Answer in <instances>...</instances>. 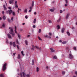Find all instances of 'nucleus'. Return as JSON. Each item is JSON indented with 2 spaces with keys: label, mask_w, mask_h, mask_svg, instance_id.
<instances>
[{
  "label": "nucleus",
  "mask_w": 77,
  "mask_h": 77,
  "mask_svg": "<svg viewBox=\"0 0 77 77\" xmlns=\"http://www.w3.org/2000/svg\"><path fill=\"white\" fill-rule=\"evenodd\" d=\"M6 14H9V15H11V13L13 15V16H15V11H13L12 10H8V11H6Z\"/></svg>",
  "instance_id": "nucleus-1"
},
{
  "label": "nucleus",
  "mask_w": 77,
  "mask_h": 77,
  "mask_svg": "<svg viewBox=\"0 0 77 77\" xmlns=\"http://www.w3.org/2000/svg\"><path fill=\"white\" fill-rule=\"evenodd\" d=\"M20 75L22 77H30V74H27L25 76V72L20 73Z\"/></svg>",
  "instance_id": "nucleus-2"
},
{
  "label": "nucleus",
  "mask_w": 77,
  "mask_h": 77,
  "mask_svg": "<svg viewBox=\"0 0 77 77\" xmlns=\"http://www.w3.org/2000/svg\"><path fill=\"white\" fill-rule=\"evenodd\" d=\"M10 45H12L14 47H16V44H15V42H14L12 43V42H10Z\"/></svg>",
  "instance_id": "nucleus-3"
},
{
  "label": "nucleus",
  "mask_w": 77,
  "mask_h": 77,
  "mask_svg": "<svg viewBox=\"0 0 77 77\" xmlns=\"http://www.w3.org/2000/svg\"><path fill=\"white\" fill-rule=\"evenodd\" d=\"M34 6V2L32 1V6L30 7L29 8V9L31 10H32L33 9V7Z\"/></svg>",
  "instance_id": "nucleus-4"
},
{
  "label": "nucleus",
  "mask_w": 77,
  "mask_h": 77,
  "mask_svg": "<svg viewBox=\"0 0 77 77\" xmlns=\"http://www.w3.org/2000/svg\"><path fill=\"white\" fill-rule=\"evenodd\" d=\"M7 65V64H6V63L4 64L3 66V71H5L6 69V66Z\"/></svg>",
  "instance_id": "nucleus-5"
},
{
  "label": "nucleus",
  "mask_w": 77,
  "mask_h": 77,
  "mask_svg": "<svg viewBox=\"0 0 77 77\" xmlns=\"http://www.w3.org/2000/svg\"><path fill=\"white\" fill-rule=\"evenodd\" d=\"M9 29H11L10 31L9 32L10 34H11V33H14V31H13V29H12V28H11V27H9Z\"/></svg>",
  "instance_id": "nucleus-6"
},
{
  "label": "nucleus",
  "mask_w": 77,
  "mask_h": 77,
  "mask_svg": "<svg viewBox=\"0 0 77 77\" xmlns=\"http://www.w3.org/2000/svg\"><path fill=\"white\" fill-rule=\"evenodd\" d=\"M69 58L71 59H73V56H72V54H71V52H70V54H69Z\"/></svg>",
  "instance_id": "nucleus-7"
},
{
  "label": "nucleus",
  "mask_w": 77,
  "mask_h": 77,
  "mask_svg": "<svg viewBox=\"0 0 77 77\" xmlns=\"http://www.w3.org/2000/svg\"><path fill=\"white\" fill-rule=\"evenodd\" d=\"M7 36L8 38H9V39H12V36H11V35L9 34H7Z\"/></svg>",
  "instance_id": "nucleus-8"
},
{
  "label": "nucleus",
  "mask_w": 77,
  "mask_h": 77,
  "mask_svg": "<svg viewBox=\"0 0 77 77\" xmlns=\"http://www.w3.org/2000/svg\"><path fill=\"white\" fill-rule=\"evenodd\" d=\"M25 44H26V45H29V43H28V41L27 40H26L25 41Z\"/></svg>",
  "instance_id": "nucleus-9"
},
{
  "label": "nucleus",
  "mask_w": 77,
  "mask_h": 77,
  "mask_svg": "<svg viewBox=\"0 0 77 77\" xmlns=\"http://www.w3.org/2000/svg\"><path fill=\"white\" fill-rule=\"evenodd\" d=\"M10 4H13L14 3V1L13 0H10L9 1Z\"/></svg>",
  "instance_id": "nucleus-10"
},
{
  "label": "nucleus",
  "mask_w": 77,
  "mask_h": 77,
  "mask_svg": "<svg viewBox=\"0 0 77 77\" xmlns=\"http://www.w3.org/2000/svg\"><path fill=\"white\" fill-rule=\"evenodd\" d=\"M21 11V9L20 8H19L17 10V13L18 14H20V11Z\"/></svg>",
  "instance_id": "nucleus-11"
},
{
  "label": "nucleus",
  "mask_w": 77,
  "mask_h": 77,
  "mask_svg": "<svg viewBox=\"0 0 77 77\" xmlns=\"http://www.w3.org/2000/svg\"><path fill=\"white\" fill-rule=\"evenodd\" d=\"M11 34L12 36V37H15V33L13 32Z\"/></svg>",
  "instance_id": "nucleus-12"
},
{
  "label": "nucleus",
  "mask_w": 77,
  "mask_h": 77,
  "mask_svg": "<svg viewBox=\"0 0 77 77\" xmlns=\"http://www.w3.org/2000/svg\"><path fill=\"white\" fill-rule=\"evenodd\" d=\"M35 47L37 49H38V50H41V48H39L38 47V46H35Z\"/></svg>",
  "instance_id": "nucleus-13"
},
{
  "label": "nucleus",
  "mask_w": 77,
  "mask_h": 77,
  "mask_svg": "<svg viewBox=\"0 0 77 77\" xmlns=\"http://www.w3.org/2000/svg\"><path fill=\"white\" fill-rule=\"evenodd\" d=\"M54 8H52L50 9V11L51 12H54Z\"/></svg>",
  "instance_id": "nucleus-14"
},
{
  "label": "nucleus",
  "mask_w": 77,
  "mask_h": 77,
  "mask_svg": "<svg viewBox=\"0 0 77 77\" xmlns=\"http://www.w3.org/2000/svg\"><path fill=\"white\" fill-rule=\"evenodd\" d=\"M64 31H65V28H63L61 30V32L63 33L64 32Z\"/></svg>",
  "instance_id": "nucleus-15"
},
{
  "label": "nucleus",
  "mask_w": 77,
  "mask_h": 77,
  "mask_svg": "<svg viewBox=\"0 0 77 77\" xmlns=\"http://www.w3.org/2000/svg\"><path fill=\"white\" fill-rule=\"evenodd\" d=\"M17 35L19 39L21 38V35L19 34V33H17Z\"/></svg>",
  "instance_id": "nucleus-16"
},
{
  "label": "nucleus",
  "mask_w": 77,
  "mask_h": 77,
  "mask_svg": "<svg viewBox=\"0 0 77 77\" xmlns=\"http://www.w3.org/2000/svg\"><path fill=\"white\" fill-rule=\"evenodd\" d=\"M16 42L17 44H18L19 45H20V43H19V42H18V39H17Z\"/></svg>",
  "instance_id": "nucleus-17"
},
{
  "label": "nucleus",
  "mask_w": 77,
  "mask_h": 77,
  "mask_svg": "<svg viewBox=\"0 0 77 77\" xmlns=\"http://www.w3.org/2000/svg\"><path fill=\"white\" fill-rule=\"evenodd\" d=\"M3 8H4V10L5 11H6V10H7V8H6V7H5V5H3Z\"/></svg>",
  "instance_id": "nucleus-18"
},
{
  "label": "nucleus",
  "mask_w": 77,
  "mask_h": 77,
  "mask_svg": "<svg viewBox=\"0 0 77 77\" xmlns=\"http://www.w3.org/2000/svg\"><path fill=\"white\" fill-rule=\"evenodd\" d=\"M50 50H51V51L52 52H54V50H53V48H50Z\"/></svg>",
  "instance_id": "nucleus-19"
},
{
  "label": "nucleus",
  "mask_w": 77,
  "mask_h": 77,
  "mask_svg": "<svg viewBox=\"0 0 77 77\" xmlns=\"http://www.w3.org/2000/svg\"><path fill=\"white\" fill-rule=\"evenodd\" d=\"M34 49H35V46L33 45H32V50H34Z\"/></svg>",
  "instance_id": "nucleus-20"
},
{
  "label": "nucleus",
  "mask_w": 77,
  "mask_h": 77,
  "mask_svg": "<svg viewBox=\"0 0 77 77\" xmlns=\"http://www.w3.org/2000/svg\"><path fill=\"white\" fill-rule=\"evenodd\" d=\"M2 18L3 20H6V17H5V16H3L2 17Z\"/></svg>",
  "instance_id": "nucleus-21"
},
{
  "label": "nucleus",
  "mask_w": 77,
  "mask_h": 77,
  "mask_svg": "<svg viewBox=\"0 0 77 77\" xmlns=\"http://www.w3.org/2000/svg\"><path fill=\"white\" fill-rule=\"evenodd\" d=\"M27 9L26 8H25L24 10V13H27Z\"/></svg>",
  "instance_id": "nucleus-22"
},
{
  "label": "nucleus",
  "mask_w": 77,
  "mask_h": 77,
  "mask_svg": "<svg viewBox=\"0 0 77 77\" xmlns=\"http://www.w3.org/2000/svg\"><path fill=\"white\" fill-rule=\"evenodd\" d=\"M69 14H68L66 16V19H68V17H69Z\"/></svg>",
  "instance_id": "nucleus-23"
},
{
  "label": "nucleus",
  "mask_w": 77,
  "mask_h": 77,
  "mask_svg": "<svg viewBox=\"0 0 77 77\" xmlns=\"http://www.w3.org/2000/svg\"><path fill=\"white\" fill-rule=\"evenodd\" d=\"M18 59H20L21 57H20V54H18V56L17 57Z\"/></svg>",
  "instance_id": "nucleus-24"
},
{
  "label": "nucleus",
  "mask_w": 77,
  "mask_h": 77,
  "mask_svg": "<svg viewBox=\"0 0 77 77\" xmlns=\"http://www.w3.org/2000/svg\"><path fill=\"white\" fill-rule=\"evenodd\" d=\"M21 53L22 54V55L23 56H24V52L23 51H22L21 52Z\"/></svg>",
  "instance_id": "nucleus-25"
},
{
  "label": "nucleus",
  "mask_w": 77,
  "mask_h": 77,
  "mask_svg": "<svg viewBox=\"0 0 77 77\" xmlns=\"http://www.w3.org/2000/svg\"><path fill=\"white\" fill-rule=\"evenodd\" d=\"M32 65H34V60H32Z\"/></svg>",
  "instance_id": "nucleus-26"
},
{
  "label": "nucleus",
  "mask_w": 77,
  "mask_h": 77,
  "mask_svg": "<svg viewBox=\"0 0 77 77\" xmlns=\"http://www.w3.org/2000/svg\"><path fill=\"white\" fill-rule=\"evenodd\" d=\"M54 59H57V57L56 56H55L53 57Z\"/></svg>",
  "instance_id": "nucleus-27"
},
{
  "label": "nucleus",
  "mask_w": 77,
  "mask_h": 77,
  "mask_svg": "<svg viewBox=\"0 0 77 77\" xmlns=\"http://www.w3.org/2000/svg\"><path fill=\"white\" fill-rule=\"evenodd\" d=\"M38 39L39 41H42V39L39 36H38Z\"/></svg>",
  "instance_id": "nucleus-28"
},
{
  "label": "nucleus",
  "mask_w": 77,
  "mask_h": 77,
  "mask_svg": "<svg viewBox=\"0 0 77 77\" xmlns=\"http://www.w3.org/2000/svg\"><path fill=\"white\" fill-rule=\"evenodd\" d=\"M36 71L37 72L39 71V68L38 67H37L36 68Z\"/></svg>",
  "instance_id": "nucleus-29"
},
{
  "label": "nucleus",
  "mask_w": 77,
  "mask_h": 77,
  "mask_svg": "<svg viewBox=\"0 0 77 77\" xmlns=\"http://www.w3.org/2000/svg\"><path fill=\"white\" fill-rule=\"evenodd\" d=\"M67 34L68 35V36H70V33L68 32H67Z\"/></svg>",
  "instance_id": "nucleus-30"
},
{
  "label": "nucleus",
  "mask_w": 77,
  "mask_h": 77,
  "mask_svg": "<svg viewBox=\"0 0 77 77\" xmlns=\"http://www.w3.org/2000/svg\"><path fill=\"white\" fill-rule=\"evenodd\" d=\"M6 43H7V44H8V43L9 42H8V39H6Z\"/></svg>",
  "instance_id": "nucleus-31"
},
{
  "label": "nucleus",
  "mask_w": 77,
  "mask_h": 77,
  "mask_svg": "<svg viewBox=\"0 0 77 77\" xmlns=\"http://www.w3.org/2000/svg\"><path fill=\"white\" fill-rule=\"evenodd\" d=\"M36 21V19H35L33 21V23H35Z\"/></svg>",
  "instance_id": "nucleus-32"
},
{
  "label": "nucleus",
  "mask_w": 77,
  "mask_h": 77,
  "mask_svg": "<svg viewBox=\"0 0 77 77\" xmlns=\"http://www.w3.org/2000/svg\"><path fill=\"white\" fill-rule=\"evenodd\" d=\"M62 44H66V41H64V42H62Z\"/></svg>",
  "instance_id": "nucleus-33"
},
{
  "label": "nucleus",
  "mask_w": 77,
  "mask_h": 77,
  "mask_svg": "<svg viewBox=\"0 0 77 77\" xmlns=\"http://www.w3.org/2000/svg\"><path fill=\"white\" fill-rule=\"evenodd\" d=\"M2 26L3 27H5V24L3 23L2 25Z\"/></svg>",
  "instance_id": "nucleus-34"
},
{
  "label": "nucleus",
  "mask_w": 77,
  "mask_h": 77,
  "mask_svg": "<svg viewBox=\"0 0 77 77\" xmlns=\"http://www.w3.org/2000/svg\"><path fill=\"white\" fill-rule=\"evenodd\" d=\"M57 29H60V26H59V25L57 26Z\"/></svg>",
  "instance_id": "nucleus-35"
},
{
  "label": "nucleus",
  "mask_w": 77,
  "mask_h": 77,
  "mask_svg": "<svg viewBox=\"0 0 77 77\" xmlns=\"http://www.w3.org/2000/svg\"><path fill=\"white\" fill-rule=\"evenodd\" d=\"M15 5V8H18V5L17 4V5Z\"/></svg>",
  "instance_id": "nucleus-36"
},
{
  "label": "nucleus",
  "mask_w": 77,
  "mask_h": 77,
  "mask_svg": "<svg viewBox=\"0 0 77 77\" xmlns=\"http://www.w3.org/2000/svg\"><path fill=\"white\" fill-rule=\"evenodd\" d=\"M41 29H39L38 30V33H41Z\"/></svg>",
  "instance_id": "nucleus-37"
},
{
  "label": "nucleus",
  "mask_w": 77,
  "mask_h": 77,
  "mask_svg": "<svg viewBox=\"0 0 77 77\" xmlns=\"http://www.w3.org/2000/svg\"><path fill=\"white\" fill-rule=\"evenodd\" d=\"M66 2V3H68V0H65Z\"/></svg>",
  "instance_id": "nucleus-38"
},
{
  "label": "nucleus",
  "mask_w": 77,
  "mask_h": 77,
  "mask_svg": "<svg viewBox=\"0 0 77 77\" xmlns=\"http://www.w3.org/2000/svg\"><path fill=\"white\" fill-rule=\"evenodd\" d=\"M2 13L3 15H4L5 14V11H2Z\"/></svg>",
  "instance_id": "nucleus-39"
},
{
  "label": "nucleus",
  "mask_w": 77,
  "mask_h": 77,
  "mask_svg": "<svg viewBox=\"0 0 77 77\" xmlns=\"http://www.w3.org/2000/svg\"><path fill=\"white\" fill-rule=\"evenodd\" d=\"M17 1H15V2L14 3V5H17Z\"/></svg>",
  "instance_id": "nucleus-40"
},
{
  "label": "nucleus",
  "mask_w": 77,
  "mask_h": 77,
  "mask_svg": "<svg viewBox=\"0 0 77 77\" xmlns=\"http://www.w3.org/2000/svg\"><path fill=\"white\" fill-rule=\"evenodd\" d=\"M60 14H61V13H62V12H63V11L62 10H60Z\"/></svg>",
  "instance_id": "nucleus-41"
},
{
  "label": "nucleus",
  "mask_w": 77,
  "mask_h": 77,
  "mask_svg": "<svg viewBox=\"0 0 77 77\" xmlns=\"http://www.w3.org/2000/svg\"><path fill=\"white\" fill-rule=\"evenodd\" d=\"M60 20V18L58 20H57V22H59Z\"/></svg>",
  "instance_id": "nucleus-42"
},
{
  "label": "nucleus",
  "mask_w": 77,
  "mask_h": 77,
  "mask_svg": "<svg viewBox=\"0 0 77 77\" xmlns=\"http://www.w3.org/2000/svg\"><path fill=\"white\" fill-rule=\"evenodd\" d=\"M32 27L33 28H35L36 27V26H35V25H33L32 26Z\"/></svg>",
  "instance_id": "nucleus-43"
},
{
  "label": "nucleus",
  "mask_w": 77,
  "mask_h": 77,
  "mask_svg": "<svg viewBox=\"0 0 77 77\" xmlns=\"http://www.w3.org/2000/svg\"><path fill=\"white\" fill-rule=\"evenodd\" d=\"M65 7H66V6H68V4L67 3H66V4L65 5Z\"/></svg>",
  "instance_id": "nucleus-44"
},
{
  "label": "nucleus",
  "mask_w": 77,
  "mask_h": 77,
  "mask_svg": "<svg viewBox=\"0 0 77 77\" xmlns=\"http://www.w3.org/2000/svg\"><path fill=\"white\" fill-rule=\"evenodd\" d=\"M65 72L64 71H63L62 72V74H63V75H64V74H65Z\"/></svg>",
  "instance_id": "nucleus-45"
},
{
  "label": "nucleus",
  "mask_w": 77,
  "mask_h": 77,
  "mask_svg": "<svg viewBox=\"0 0 77 77\" xmlns=\"http://www.w3.org/2000/svg\"><path fill=\"white\" fill-rule=\"evenodd\" d=\"M0 76L1 77H4V76H3V75L2 74H1L0 75Z\"/></svg>",
  "instance_id": "nucleus-46"
},
{
  "label": "nucleus",
  "mask_w": 77,
  "mask_h": 77,
  "mask_svg": "<svg viewBox=\"0 0 77 77\" xmlns=\"http://www.w3.org/2000/svg\"><path fill=\"white\" fill-rule=\"evenodd\" d=\"M25 18L26 19H27L28 18V17H27V16L26 15L25 16Z\"/></svg>",
  "instance_id": "nucleus-47"
},
{
  "label": "nucleus",
  "mask_w": 77,
  "mask_h": 77,
  "mask_svg": "<svg viewBox=\"0 0 77 77\" xmlns=\"http://www.w3.org/2000/svg\"><path fill=\"white\" fill-rule=\"evenodd\" d=\"M14 32H15V33H16V34L17 33V30H14Z\"/></svg>",
  "instance_id": "nucleus-48"
},
{
  "label": "nucleus",
  "mask_w": 77,
  "mask_h": 77,
  "mask_svg": "<svg viewBox=\"0 0 77 77\" xmlns=\"http://www.w3.org/2000/svg\"><path fill=\"white\" fill-rule=\"evenodd\" d=\"M13 20H14V17H12L11 18V20L13 21Z\"/></svg>",
  "instance_id": "nucleus-49"
},
{
  "label": "nucleus",
  "mask_w": 77,
  "mask_h": 77,
  "mask_svg": "<svg viewBox=\"0 0 77 77\" xmlns=\"http://www.w3.org/2000/svg\"><path fill=\"white\" fill-rule=\"evenodd\" d=\"M8 8L9 9H12V8H11V7H8Z\"/></svg>",
  "instance_id": "nucleus-50"
},
{
  "label": "nucleus",
  "mask_w": 77,
  "mask_h": 77,
  "mask_svg": "<svg viewBox=\"0 0 77 77\" xmlns=\"http://www.w3.org/2000/svg\"><path fill=\"white\" fill-rule=\"evenodd\" d=\"M73 48L74 50H76V47H74Z\"/></svg>",
  "instance_id": "nucleus-51"
},
{
  "label": "nucleus",
  "mask_w": 77,
  "mask_h": 77,
  "mask_svg": "<svg viewBox=\"0 0 77 77\" xmlns=\"http://www.w3.org/2000/svg\"><path fill=\"white\" fill-rule=\"evenodd\" d=\"M14 29L17 30V26H15L14 27Z\"/></svg>",
  "instance_id": "nucleus-52"
},
{
  "label": "nucleus",
  "mask_w": 77,
  "mask_h": 77,
  "mask_svg": "<svg viewBox=\"0 0 77 77\" xmlns=\"http://www.w3.org/2000/svg\"><path fill=\"white\" fill-rule=\"evenodd\" d=\"M49 23H51V21L50 20H49Z\"/></svg>",
  "instance_id": "nucleus-53"
},
{
  "label": "nucleus",
  "mask_w": 77,
  "mask_h": 77,
  "mask_svg": "<svg viewBox=\"0 0 77 77\" xmlns=\"http://www.w3.org/2000/svg\"><path fill=\"white\" fill-rule=\"evenodd\" d=\"M29 12H32V10H29Z\"/></svg>",
  "instance_id": "nucleus-54"
},
{
  "label": "nucleus",
  "mask_w": 77,
  "mask_h": 77,
  "mask_svg": "<svg viewBox=\"0 0 77 77\" xmlns=\"http://www.w3.org/2000/svg\"><path fill=\"white\" fill-rule=\"evenodd\" d=\"M48 38H49V39H50L51 38V36H48Z\"/></svg>",
  "instance_id": "nucleus-55"
},
{
  "label": "nucleus",
  "mask_w": 77,
  "mask_h": 77,
  "mask_svg": "<svg viewBox=\"0 0 77 77\" xmlns=\"http://www.w3.org/2000/svg\"><path fill=\"white\" fill-rule=\"evenodd\" d=\"M15 54H16V53H14L13 54V56H15Z\"/></svg>",
  "instance_id": "nucleus-56"
},
{
  "label": "nucleus",
  "mask_w": 77,
  "mask_h": 77,
  "mask_svg": "<svg viewBox=\"0 0 77 77\" xmlns=\"http://www.w3.org/2000/svg\"><path fill=\"white\" fill-rule=\"evenodd\" d=\"M17 48H18V49H19V47L18 46V45H17Z\"/></svg>",
  "instance_id": "nucleus-57"
},
{
  "label": "nucleus",
  "mask_w": 77,
  "mask_h": 77,
  "mask_svg": "<svg viewBox=\"0 0 77 77\" xmlns=\"http://www.w3.org/2000/svg\"><path fill=\"white\" fill-rule=\"evenodd\" d=\"M49 35H50V36H51L52 34H51V32H50L49 33Z\"/></svg>",
  "instance_id": "nucleus-58"
},
{
  "label": "nucleus",
  "mask_w": 77,
  "mask_h": 77,
  "mask_svg": "<svg viewBox=\"0 0 77 77\" xmlns=\"http://www.w3.org/2000/svg\"><path fill=\"white\" fill-rule=\"evenodd\" d=\"M8 21L10 23L11 22V20H10V19H8Z\"/></svg>",
  "instance_id": "nucleus-59"
},
{
  "label": "nucleus",
  "mask_w": 77,
  "mask_h": 77,
  "mask_svg": "<svg viewBox=\"0 0 77 77\" xmlns=\"http://www.w3.org/2000/svg\"><path fill=\"white\" fill-rule=\"evenodd\" d=\"M30 35H27L28 38H29V37H30Z\"/></svg>",
  "instance_id": "nucleus-60"
},
{
  "label": "nucleus",
  "mask_w": 77,
  "mask_h": 77,
  "mask_svg": "<svg viewBox=\"0 0 77 77\" xmlns=\"http://www.w3.org/2000/svg\"><path fill=\"white\" fill-rule=\"evenodd\" d=\"M34 15H36V12H35L34 13Z\"/></svg>",
  "instance_id": "nucleus-61"
},
{
  "label": "nucleus",
  "mask_w": 77,
  "mask_h": 77,
  "mask_svg": "<svg viewBox=\"0 0 77 77\" xmlns=\"http://www.w3.org/2000/svg\"><path fill=\"white\" fill-rule=\"evenodd\" d=\"M46 69H48V66H46Z\"/></svg>",
  "instance_id": "nucleus-62"
},
{
  "label": "nucleus",
  "mask_w": 77,
  "mask_h": 77,
  "mask_svg": "<svg viewBox=\"0 0 77 77\" xmlns=\"http://www.w3.org/2000/svg\"><path fill=\"white\" fill-rule=\"evenodd\" d=\"M75 74L77 75V72H75Z\"/></svg>",
  "instance_id": "nucleus-63"
},
{
  "label": "nucleus",
  "mask_w": 77,
  "mask_h": 77,
  "mask_svg": "<svg viewBox=\"0 0 77 77\" xmlns=\"http://www.w3.org/2000/svg\"><path fill=\"white\" fill-rule=\"evenodd\" d=\"M25 24V23H23L22 24L23 25H24Z\"/></svg>",
  "instance_id": "nucleus-64"
}]
</instances>
